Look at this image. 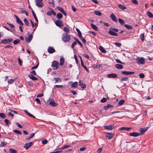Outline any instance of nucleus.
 Instances as JSON below:
<instances>
[{
    "label": "nucleus",
    "instance_id": "obj_60",
    "mask_svg": "<svg viewBox=\"0 0 153 153\" xmlns=\"http://www.w3.org/2000/svg\"><path fill=\"white\" fill-rule=\"evenodd\" d=\"M116 62L122 64H124V63L123 62H122L121 61H120L119 59H117L115 60Z\"/></svg>",
    "mask_w": 153,
    "mask_h": 153
},
{
    "label": "nucleus",
    "instance_id": "obj_46",
    "mask_svg": "<svg viewBox=\"0 0 153 153\" xmlns=\"http://www.w3.org/2000/svg\"><path fill=\"white\" fill-rule=\"evenodd\" d=\"M118 21L120 23V24L121 25H123L125 23V22L124 21L121 19H118Z\"/></svg>",
    "mask_w": 153,
    "mask_h": 153
},
{
    "label": "nucleus",
    "instance_id": "obj_44",
    "mask_svg": "<svg viewBox=\"0 0 153 153\" xmlns=\"http://www.w3.org/2000/svg\"><path fill=\"white\" fill-rule=\"evenodd\" d=\"M125 102V101L123 100H121L118 103L119 105H121L123 104Z\"/></svg>",
    "mask_w": 153,
    "mask_h": 153
},
{
    "label": "nucleus",
    "instance_id": "obj_7",
    "mask_svg": "<svg viewBox=\"0 0 153 153\" xmlns=\"http://www.w3.org/2000/svg\"><path fill=\"white\" fill-rule=\"evenodd\" d=\"M148 129V127H144L140 128L139 130L140 135H142L144 134V133L147 131Z\"/></svg>",
    "mask_w": 153,
    "mask_h": 153
},
{
    "label": "nucleus",
    "instance_id": "obj_39",
    "mask_svg": "<svg viewBox=\"0 0 153 153\" xmlns=\"http://www.w3.org/2000/svg\"><path fill=\"white\" fill-rule=\"evenodd\" d=\"M125 27L128 29H131L132 28V27L131 26L127 24H125Z\"/></svg>",
    "mask_w": 153,
    "mask_h": 153
},
{
    "label": "nucleus",
    "instance_id": "obj_61",
    "mask_svg": "<svg viewBox=\"0 0 153 153\" xmlns=\"http://www.w3.org/2000/svg\"><path fill=\"white\" fill-rule=\"evenodd\" d=\"M42 144H45L47 143L48 141L47 140H44L42 141Z\"/></svg>",
    "mask_w": 153,
    "mask_h": 153
},
{
    "label": "nucleus",
    "instance_id": "obj_17",
    "mask_svg": "<svg viewBox=\"0 0 153 153\" xmlns=\"http://www.w3.org/2000/svg\"><path fill=\"white\" fill-rule=\"evenodd\" d=\"M48 51L49 53H52L55 51V50L53 47H49L48 48Z\"/></svg>",
    "mask_w": 153,
    "mask_h": 153
},
{
    "label": "nucleus",
    "instance_id": "obj_34",
    "mask_svg": "<svg viewBox=\"0 0 153 153\" xmlns=\"http://www.w3.org/2000/svg\"><path fill=\"white\" fill-rule=\"evenodd\" d=\"M118 6L119 8L122 10H124L126 9V7L121 4H118Z\"/></svg>",
    "mask_w": 153,
    "mask_h": 153
},
{
    "label": "nucleus",
    "instance_id": "obj_24",
    "mask_svg": "<svg viewBox=\"0 0 153 153\" xmlns=\"http://www.w3.org/2000/svg\"><path fill=\"white\" fill-rule=\"evenodd\" d=\"M79 85L82 88H85L86 86L85 84H83V82L82 80H79Z\"/></svg>",
    "mask_w": 153,
    "mask_h": 153
},
{
    "label": "nucleus",
    "instance_id": "obj_13",
    "mask_svg": "<svg viewBox=\"0 0 153 153\" xmlns=\"http://www.w3.org/2000/svg\"><path fill=\"white\" fill-rule=\"evenodd\" d=\"M57 8L61 13H62L64 15H66V11L62 7H57Z\"/></svg>",
    "mask_w": 153,
    "mask_h": 153
},
{
    "label": "nucleus",
    "instance_id": "obj_52",
    "mask_svg": "<svg viewBox=\"0 0 153 153\" xmlns=\"http://www.w3.org/2000/svg\"><path fill=\"white\" fill-rule=\"evenodd\" d=\"M0 117L3 118H4L6 117L5 114L3 113L0 114Z\"/></svg>",
    "mask_w": 153,
    "mask_h": 153
},
{
    "label": "nucleus",
    "instance_id": "obj_43",
    "mask_svg": "<svg viewBox=\"0 0 153 153\" xmlns=\"http://www.w3.org/2000/svg\"><path fill=\"white\" fill-rule=\"evenodd\" d=\"M32 12L33 16L34 18H35L36 22H38V21L34 11L33 10H32Z\"/></svg>",
    "mask_w": 153,
    "mask_h": 153
},
{
    "label": "nucleus",
    "instance_id": "obj_36",
    "mask_svg": "<svg viewBox=\"0 0 153 153\" xmlns=\"http://www.w3.org/2000/svg\"><path fill=\"white\" fill-rule=\"evenodd\" d=\"M94 13L95 15L98 16H101L102 14L101 13L100 11H94Z\"/></svg>",
    "mask_w": 153,
    "mask_h": 153
},
{
    "label": "nucleus",
    "instance_id": "obj_47",
    "mask_svg": "<svg viewBox=\"0 0 153 153\" xmlns=\"http://www.w3.org/2000/svg\"><path fill=\"white\" fill-rule=\"evenodd\" d=\"M14 80L15 79H9L7 81L8 83L9 84H12Z\"/></svg>",
    "mask_w": 153,
    "mask_h": 153
},
{
    "label": "nucleus",
    "instance_id": "obj_35",
    "mask_svg": "<svg viewBox=\"0 0 153 153\" xmlns=\"http://www.w3.org/2000/svg\"><path fill=\"white\" fill-rule=\"evenodd\" d=\"M16 21L17 23L20 25H23V24L22 22L20 20L19 18L16 19Z\"/></svg>",
    "mask_w": 153,
    "mask_h": 153
},
{
    "label": "nucleus",
    "instance_id": "obj_53",
    "mask_svg": "<svg viewBox=\"0 0 153 153\" xmlns=\"http://www.w3.org/2000/svg\"><path fill=\"white\" fill-rule=\"evenodd\" d=\"M20 42V40L19 39H17L15 40L13 42V43L15 44H17L18 43Z\"/></svg>",
    "mask_w": 153,
    "mask_h": 153
},
{
    "label": "nucleus",
    "instance_id": "obj_9",
    "mask_svg": "<svg viewBox=\"0 0 153 153\" xmlns=\"http://www.w3.org/2000/svg\"><path fill=\"white\" fill-rule=\"evenodd\" d=\"M107 77L108 78H115L117 77V74L114 73H111L107 75Z\"/></svg>",
    "mask_w": 153,
    "mask_h": 153
},
{
    "label": "nucleus",
    "instance_id": "obj_19",
    "mask_svg": "<svg viewBox=\"0 0 153 153\" xmlns=\"http://www.w3.org/2000/svg\"><path fill=\"white\" fill-rule=\"evenodd\" d=\"M131 127H122L119 128V130L120 131H122L123 130H126L127 131H129L131 129Z\"/></svg>",
    "mask_w": 153,
    "mask_h": 153
},
{
    "label": "nucleus",
    "instance_id": "obj_31",
    "mask_svg": "<svg viewBox=\"0 0 153 153\" xmlns=\"http://www.w3.org/2000/svg\"><path fill=\"white\" fill-rule=\"evenodd\" d=\"M78 85V82H75L74 83H72L71 87L72 88H76L77 87Z\"/></svg>",
    "mask_w": 153,
    "mask_h": 153
},
{
    "label": "nucleus",
    "instance_id": "obj_32",
    "mask_svg": "<svg viewBox=\"0 0 153 153\" xmlns=\"http://www.w3.org/2000/svg\"><path fill=\"white\" fill-rule=\"evenodd\" d=\"M91 27L94 30L96 31H97L98 30V27L95 25L93 24H91Z\"/></svg>",
    "mask_w": 153,
    "mask_h": 153
},
{
    "label": "nucleus",
    "instance_id": "obj_2",
    "mask_svg": "<svg viewBox=\"0 0 153 153\" xmlns=\"http://www.w3.org/2000/svg\"><path fill=\"white\" fill-rule=\"evenodd\" d=\"M51 100V98L49 99V100H48L47 101L46 103L47 105H50L52 107H54L57 106V104L56 103L54 100H51Z\"/></svg>",
    "mask_w": 153,
    "mask_h": 153
},
{
    "label": "nucleus",
    "instance_id": "obj_15",
    "mask_svg": "<svg viewBox=\"0 0 153 153\" xmlns=\"http://www.w3.org/2000/svg\"><path fill=\"white\" fill-rule=\"evenodd\" d=\"M47 14L48 16H51L52 14L54 16H55L56 15V13L53 10L51 11H48L47 13Z\"/></svg>",
    "mask_w": 153,
    "mask_h": 153
},
{
    "label": "nucleus",
    "instance_id": "obj_26",
    "mask_svg": "<svg viewBox=\"0 0 153 153\" xmlns=\"http://www.w3.org/2000/svg\"><path fill=\"white\" fill-rule=\"evenodd\" d=\"M115 67L118 69H121L123 68V66L121 65L116 64L115 65Z\"/></svg>",
    "mask_w": 153,
    "mask_h": 153
},
{
    "label": "nucleus",
    "instance_id": "obj_57",
    "mask_svg": "<svg viewBox=\"0 0 153 153\" xmlns=\"http://www.w3.org/2000/svg\"><path fill=\"white\" fill-rule=\"evenodd\" d=\"M107 101V99L105 98H103L101 100V102H105Z\"/></svg>",
    "mask_w": 153,
    "mask_h": 153
},
{
    "label": "nucleus",
    "instance_id": "obj_23",
    "mask_svg": "<svg viewBox=\"0 0 153 153\" xmlns=\"http://www.w3.org/2000/svg\"><path fill=\"white\" fill-rule=\"evenodd\" d=\"M53 80L55 81V83H60L62 80L60 78H55L53 79Z\"/></svg>",
    "mask_w": 153,
    "mask_h": 153
},
{
    "label": "nucleus",
    "instance_id": "obj_8",
    "mask_svg": "<svg viewBox=\"0 0 153 153\" xmlns=\"http://www.w3.org/2000/svg\"><path fill=\"white\" fill-rule=\"evenodd\" d=\"M104 127L105 129L107 130H112L114 128V125H110L108 126H105Z\"/></svg>",
    "mask_w": 153,
    "mask_h": 153
},
{
    "label": "nucleus",
    "instance_id": "obj_55",
    "mask_svg": "<svg viewBox=\"0 0 153 153\" xmlns=\"http://www.w3.org/2000/svg\"><path fill=\"white\" fill-rule=\"evenodd\" d=\"M39 65V63H38L37 65H36L35 66H34L33 67H32L31 68V70H33V69H36L38 66V65Z\"/></svg>",
    "mask_w": 153,
    "mask_h": 153
},
{
    "label": "nucleus",
    "instance_id": "obj_28",
    "mask_svg": "<svg viewBox=\"0 0 153 153\" xmlns=\"http://www.w3.org/2000/svg\"><path fill=\"white\" fill-rule=\"evenodd\" d=\"M146 14L149 18H153V14L150 11L147 12Z\"/></svg>",
    "mask_w": 153,
    "mask_h": 153
},
{
    "label": "nucleus",
    "instance_id": "obj_4",
    "mask_svg": "<svg viewBox=\"0 0 153 153\" xmlns=\"http://www.w3.org/2000/svg\"><path fill=\"white\" fill-rule=\"evenodd\" d=\"M36 6L39 7H42L44 4L42 2V0H35Z\"/></svg>",
    "mask_w": 153,
    "mask_h": 153
},
{
    "label": "nucleus",
    "instance_id": "obj_64",
    "mask_svg": "<svg viewBox=\"0 0 153 153\" xmlns=\"http://www.w3.org/2000/svg\"><path fill=\"white\" fill-rule=\"evenodd\" d=\"M1 146L2 147L4 146L6 144V143L5 142H2L1 143Z\"/></svg>",
    "mask_w": 153,
    "mask_h": 153
},
{
    "label": "nucleus",
    "instance_id": "obj_37",
    "mask_svg": "<svg viewBox=\"0 0 153 153\" xmlns=\"http://www.w3.org/2000/svg\"><path fill=\"white\" fill-rule=\"evenodd\" d=\"M66 32V33H69L70 32V30L69 29L68 27H64V29H63Z\"/></svg>",
    "mask_w": 153,
    "mask_h": 153
},
{
    "label": "nucleus",
    "instance_id": "obj_54",
    "mask_svg": "<svg viewBox=\"0 0 153 153\" xmlns=\"http://www.w3.org/2000/svg\"><path fill=\"white\" fill-rule=\"evenodd\" d=\"M128 80V78L127 77H125L123 78H121V79H120V80L121 81H127Z\"/></svg>",
    "mask_w": 153,
    "mask_h": 153
},
{
    "label": "nucleus",
    "instance_id": "obj_63",
    "mask_svg": "<svg viewBox=\"0 0 153 153\" xmlns=\"http://www.w3.org/2000/svg\"><path fill=\"white\" fill-rule=\"evenodd\" d=\"M86 147H83L80 148L79 149L81 151H83L86 149Z\"/></svg>",
    "mask_w": 153,
    "mask_h": 153
},
{
    "label": "nucleus",
    "instance_id": "obj_40",
    "mask_svg": "<svg viewBox=\"0 0 153 153\" xmlns=\"http://www.w3.org/2000/svg\"><path fill=\"white\" fill-rule=\"evenodd\" d=\"M13 132L20 135L22 134V133L20 131L17 130H14L13 131Z\"/></svg>",
    "mask_w": 153,
    "mask_h": 153
},
{
    "label": "nucleus",
    "instance_id": "obj_42",
    "mask_svg": "<svg viewBox=\"0 0 153 153\" xmlns=\"http://www.w3.org/2000/svg\"><path fill=\"white\" fill-rule=\"evenodd\" d=\"M81 65L83 67L85 68V69L86 71L88 73H89V71L88 70L87 67L84 65L83 62H82V63H81Z\"/></svg>",
    "mask_w": 153,
    "mask_h": 153
},
{
    "label": "nucleus",
    "instance_id": "obj_59",
    "mask_svg": "<svg viewBox=\"0 0 153 153\" xmlns=\"http://www.w3.org/2000/svg\"><path fill=\"white\" fill-rule=\"evenodd\" d=\"M131 1L133 3L135 4H138V2L137 0H131Z\"/></svg>",
    "mask_w": 153,
    "mask_h": 153
},
{
    "label": "nucleus",
    "instance_id": "obj_30",
    "mask_svg": "<svg viewBox=\"0 0 153 153\" xmlns=\"http://www.w3.org/2000/svg\"><path fill=\"white\" fill-rule=\"evenodd\" d=\"M99 49L101 52L103 53H106V51L102 46L99 47Z\"/></svg>",
    "mask_w": 153,
    "mask_h": 153
},
{
    "label": "nucleus",
    "instance_id": "obj_10",
    "mask_svg": "<svg viewBox=\"0 0 153 153\" xmlns=\"http://www.w3.org/2000/svg\"><path fill=\"white\" fill-rule=\"evenodd\" d=\"M113 134L112 133H106V137L107 139L108 140H110L113 138Z\"/></svg>",
    "mask_w": 153,
    "mask_h": 153
},
{
    "label": "nucleus",
    "instance_id": "obj_29",
    "mask_svg": "<svg viewBox=\"0 0 153 153\" xmlns=\"http://www.w3.org/2000/svg\"><path fill=\"white\" fill-rule=\"evenodd\" d=\"M65 62V59L63 57H62L60 59V65H63Z\"/></svg>",
    "mask_w": 153,
    "mask_h": 153
},
{
    "label": "nucleus",
    "instance_id": "obj_33",
    "mask_svg": "<svg viewBox=\"0 0 153 153\" xmlns=\"http://www.w3.org/2000/svg\"><path fill=\"white\" fill-rule=\"evenodd\" d=\"M62 16H63L62 14L60 13H57L56 15V17L57 19H61L62 18Z\"/></svg>",
    "mask_w": 153,
    "mask_h": 153
},
{
    "label": "nucleus",
    "instance_id": "obj_14",
    "mask_svg": "<svg viewBox=\"0 0 153 153\" xmlns=\"http://www.w3.org/2000/svg\"><path fill=\"white\" fill-rule=\"evenodd\" d=\"M122 73L125 75H130L134 74V72L131 71H123L122 72Z\"/></svg>",
    "mask_w": 153,
    "mask_h": 153
},
{
    "label": "nucleus",
    "instance_id": "obj_58",
    "mask_svg": "<svg viewBox=\"0 0 153 153\" xmlns=\"http://www.w3.org/2000/svg\"><path fill=\"white\" fill-rule=\"evenodd\" d=\"M114 44L116 46L118 47H120L121 46V44L120 43H115Z\"/></svg>",
    "mask_w": 153,
    "mask_h": 153
},
{
    "label": "nucleus",
    "instance_id": "obj_21",
    "mask_svg": "<svg viewBox=\"0 0 153 153\" xmlns=\"http://www.w3.org/2000/svg\"><path fill=\"white\" fill-rule=\"evenodd\" d=\"M19 9L21 11V12L22 13H24L25 14V15L28 16L29 15L28 13V12L26 11V10H24L23 8H19Z\"/></svg>",
    "mask_w": 153,
    "mask_h": 153
},
{
    "label": "nucleus",
    "instance_id": "obj_1",
    "mask_svg": "<svg viewBox=\"0 0 153 153\" xmlns=\"http://www.w3.org/2000/svg\"><path fill=\"white\" fill-rule=\"evenodd\" d=\"M62 38L63 41L64 42H67L70 40V36L67 33H65L63 34L62 36Z\"/></svg>",
    "mask_w": 153,
    "mask_h": 153
},
{
    "label": "nucleus",
    "instance_id": "obj_50",
    "mask_svg": "<svg viewBox=\"0 0 153 153\" xmlns=\"http://www.w3.org/2000/svg\"><path fill=\"white\" fill-rule=\"evenodd\" d=\"M24 21L27 26H28L29 25V23L27 19H25L24 20Z\"/></svg>",
    "mask_w": 153,
    "mask_h": 153
},
{
    "label": "nucleus",
    "instance_id": "obj_3",
    "mask_svg": "<svg viewBox=\"0 0 153 153\" xmlns=\"http://www.w3.org/2000/svg\"><path fill=\"white\" fill-rule=\"evenodd\" d=\"M59 63L56 61H53L51 65L52 68L54 70H56L58 69L59 67Z\"/></svg>",
    "mask_w": 153,
    "mask_h": 153
},
{
    "label": "nucleus",
    "instance_id": "obj_62",
    "mask_svg": "<svg viewBox=\"0 0 153 153\" xmlns=\"http://www.w3.org/2000/svg\"><path fill=\"white\" fill-rule=\"evenodd\" d=\"M77 44V43L76 42H73V43L72 44V45H71V48H73L74 47V46L75 45H76Z\"/></svg>",
    "mask_w": 153,
    "mask_h": 153
},
{
    "label": "nucleus",
    "instance_id": "obj_51",
    "mask_svg": "<svg viewBox=\"0 0 153 153\" xmlns=\"http://www.w3.org/2000/svg\"><path fill=\"white\" fill-rule=\"evenodd\" d=\"M70 147V146L69 145H66L63 146V147L61 148V149H64L65 148Z\"/></svg>",
    "mask_w": 153,
    "mask_h": 153
},
{
    "label": "nucleus",
    "instance_id": "obj_6",
    "mask_svg": "<svg viewBox=\"0 0 153 153\" xmlns=\"http://www.w3.org/2000/svg\"><path fill=\"white\" fill-rule=\"evenodd\" d=\"M12 41L13 39H5L2 40L1 42L3 44H10Z\"/></svg>",
    "mask_w": 153,
    "mask_h": 153
},
{
    "label": "nucleus",
    "instance_id": "obj_56",
    "mask_svg": "<svg viewBox=\"0 0 153 153\" xmlns=\"http://www.w3.org/2000/svg\"><path fill=\"white\" fill-rule=\"evenodd\" d=\"M54 87H56L57 88H61L63 87V86L62 85H54Z\"/></svg>",
    "mask_w": 153,
    "mask_h": 153
},
{
    "label": "nucleus",
    "instance_id": "obj_38",
    "mask_svg": "<svg viewBox=\"0 0 153 153\" xmlns=\"http://www.w3.org/2000/svg\"><path fill=\"white\" fill-rule=\"evenodd\" d=\"M76 30L77 31V33H78L79 35H78V36L79 38H81L82 37V34L81 33L80 31V30L78 28L76 29Z\"/></svg>",
    "mask_w": 153,
    "mask_h": 153
},
{
    "label": "nucleus",
    "instance_id": "obj_11",
    "mask_svg": "<svg viewBox=\"0 0 153 153\" xmlns=\"http://www.w3.org/2000/svg\"><path fill=\"white\" fill-rule=\"evenodd\" d=\"M56 26L59 27H61L63 25L62 22L59 20H56L55 22Z\"/></svg>",
    "mask_w": 153,
    "mask_h": 153
},
{
    "label": "nucleus",
    "instance_id": "obj_41",
    "mask_svg": "<svg viewBox=\"0 0 153 153\" xmlns=\"http://www.w3.org/2000/svg\"><path fill=\"white\" fill-rule=\"evenodd\" d=\"M9 152L11 153H17V151L16 150L10 148L9 149Z\"/></svg>",
    "mask_w": 153,
    "mask_h": 153
},
{
    "label": "nucleus",
    "instance_id": "obj_12",
    "mask_svg": "<svg viewBox=\"0 0 153 153\" xmlns=\"http://www.w3.org/2000/svg\"><path fill=\"white\" fill-rule=\"evenodd\" d=\"M32 143V142L26 143L24 145V147L26 149H27L31 146Z\"/></svg>",
    "mask_w": 153,
    "mask_h": 153
},
{
    "label": "nucleus",
    "instance_id": "obj_27",
    "mask_svg": "<svg viewBox=\"0 0 153 153\" xmlns=\"http://www.w3.org/2000/svg\"><path fill=\"white\" fill-rule=\"evenodd\" d=\"M25 113L29 116L30 117H32L33 118H35V117L34 116L32 115V114H30V113H29L27 111V110H25Z\"/></svg>",
    "mask_w": 153,
    "mask_h": 153
},
{
    "label": "nucleus",
    "instance_id": "obj_25",
    "mask_svg": "<svg viewBox=\"0 0 153 153\" xmlns=\"http://www.w3.org/2000/svg\"><path fill=\"white\" fill-rule=\"evenodd\" d=\"M28 76L31 79L34 80H37L38 78L34 76L33 75L31 74L28 75Z\"/></svg>",
    "mask_w": 153,
    "mask_h": 153
},
{
    "label": "nucleus",
    "instance_id": "obj_18",
    "mask_svg": "<svg viewBox=\"0 0 153 153\" xmlns=\"http://www.w3.org/2000/svg\"><path fill=\"white\" fill-rule=\"evenodd\" d=\"M129 135L130 136L136 137L140 135V134L137 132H132L130 133Z\"/></svg>",
    "mask_w": 153,
    "mask_h": 153
},
{
    "label": "nucleus",
    "instance_id": "obj_48",
    "mask_svg": "<svg viewBox=\"0 0 153 153\" xmlns=\"http://www.w3.org/2000/svg\"><path fill=\"white\" fill-rule=\"evenodd\" d=\"M140 39L143 42L144 40V35L143 33H142L141 34L140 36Z\"/></svg>",
    "mask_w": 153,
    "mask_h": 153
},
{
    "label": "nucleus",
    "instance_id": "obj_5",
    "mask_svg": "<svg viewBox=\"0 0 153 153\" xmlns=\"http://www.w3.org/2000/svg\"><path fill=\"white\" fill-rule=\"evenodd\" d=\"M137 62L138 64H143L145 63V60L144 58L143 57L140 58L138 57L137 59Z\"/></svg>",
    "mask_w": 153,
    "mask_h": 153
},
{
    "label": "nucleus",
    "instance_id": "obj_49",
    "mask_svg": "<svg viewBox=\"0 0 153 153\" xmlns=\"http://www.w3.org/2000/svg\"><path fill=\"white\" fill-rule=\"evenodd\" d=\"M110 29L112 30L113 31L116 32H118V29H117L111 27L110 28Z\"/></svg>",
    "mask_w": 153,
    "mask_h": 153
},
{
    "label": "nucleus",
    "instance_id": "obj_45",
    "mask_svg": "<svg viewBox=\"0 0 153 153\" xmlns=\"http://www.w3.org/2000/svg\"><path fill=\"white\" fill-rule=\"evenodd\" d=\"M35 134L34 133L31 134L29 137H27L26 138V140H28L32 138L34 135Z\"/></svg>",
    "mask_w": 153,
    "mask_h": 153
},
{
    "label": "nucleus",
    "instance_id": "obj_16",
    "mask_svg": "<svg viewBox=\"0 0 153 153\" xmlns=\"http://www.w3.org/2000/svg\"><path fill=\"white\" fill-rule=\"evenodd\" d=\"M33 37V36L32 35H29L27 37L25 38L26 41L30 43L32 40Z\"/></svg>",
    "mask_w": 153,
    "mask_h": 153
},
{
    "label": "nucleus",
    "instance_id": "obj_22",
    "mask_svg": "<svg viewBox=\"0 0 153 153\" xmlns=\"http://www.w3.org/2000/svg\"><path fill=\"white\" fill-rule=\"evenodd\" d=\"M110 16L112 20L114 22H117V19L116 18V16L113 14H111Z\"/></svg>",
    "mask_w": 153,
    "mask_h": 153
},
{
    "label": "nucleus",
    "instance_id": "obj_20",
    "mask_svg": "<svg viewBox=\"0 0 153 153\" xmlns=\"http://www.w3.org/2000/svg\"><path fill=\"white\" fill-rule=\"evenodd\" d=\"M108 33L111 35L117 36V33L114 32V31L110 29L108 31Z\"/></svg>",
    "mask_w": 153,
    "mask_h": 153
}]
</instances>
